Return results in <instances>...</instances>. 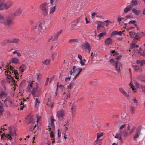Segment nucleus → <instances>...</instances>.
Listing matches in <instances>:
<instances>
[{"label":"nucleus","mask_w":145,"mask_h":145,"mask_svg":"<svg viewBox=\"0 0 145 145\" xmlns=\"http://www.w3.org/2000/svg\"><path fill=\"white\" fill-rule=\"evenodd\" d=\"M6 68H7V70L5 71V74L7 76V82L10 84H14L15 81L14 79V77H14L15 76L16 78H18L17 77L18 74L17 71L15 70L11 65H10L9 67L8 65L7 67H6Z\"/></svg>","instance_id":"f257e3e1"},{"label":"nucleus","mask_w":145,"mask_h":145,"mask_svg":"<svg viewBox=\"0 0 145 145\" xmlns=\"http://www.w3.org/2000/svg\"><path fill=\"white\" fill-rule=\"evenodd\" d=\"M38 83L35 82L34 81H31L29 82L27 88V91L31 92V93L34 96L37 93H38L41 91V88L38 87Z\"/></svg>","instance_id":"f03ea898"},{"label":"nucleus","mask_w":145,"mask_h":145,"mask_svg":"<svg viewBox=\"0 0 145 145\" xmlns=\"http://www.w3.org/2000/svg\"><path fill=\"white\" fill-rule=\"evenodd\" d=\"M12 14H9L5 18L2 15L0 14V23L5 26H10L13 24V22L12 20L9 19V18L12 17Z\"/></svg>","instance_id":"7ed1b4c3"},{"label":"nucleus","mask_w":145,"mask_h":145,"mask_svg":"<svg viewBox=\"0 0 145 145\" xmlns=\"http://www.w3.org/2000/svg\"><path fill=\"white\" fill-rule=\"evenodd\" d=\"M55 121V120L53 117H51L49 121V131L50 132V136L52 140L54 139V131L55 130L54 122Z\"/></svg>","instance_id":"20e7f679"},{"label":"nucleus","mask_w":145,"mask_h":145,"mask_svg":"<svg viewBox=\"0 0 145 145\" xmlns=\"http://www.w3.org/2000/svg\"><path fill=\"white\" fill-rule=\"evenodd\" d=\"M41 117L40 116L33 115L31 117L29 120V122L34 125H32V127L30 129V131H32L34 129L37 125V122L41 119Z\"/></svg>","instance_id":"39448f33"},{"label":"nucleus","mask_w":145,"mask_h":145,"mask_svg":"<svg viewBox=\"0 0 145 145\" xmlns=\"http://www.w3.org/2000/svg\"><path fill=\"white\" fill-rule=\"evenodd\" d=\"M13 4V2L10 1H8L6 2H0V10H7L11 7Z\"/></svg>","instance_id":"423d86ee"},{"label":"nucleus","mask_w":145,"mask_h":145,"mask_svg":"<svg viewBox=\"0 0 145 145\" xmlns=\"http://www.w3.org/2000/svg\"><path fill=\"white\" fill-rule=\"evenodd\" d=\"M49 3L47 2H45L41 4L39 6L40 9L42 11V12L45 16L47 15L48 14V5Z\"/></svg>","instance_id":"0eeeda50"},{"label":"nucleus","mask_w":145,"mask_h":145,"mask_svg":"<svg viewBox=\"0 0 145 145\" xmlns=\"http://www.w3.org/2000/svg\"><path fill=\"white\" fill-rule=\"evenodd\" d=\"M110 63L113 65L115 66V68L117 71L118 72H120V69L122 67V65L119 61H115L113 59H111L110 60Z\"/></svg>","instance_id":"6e6552de"},{"label":"nucleus","mask_w":145,"mask_h":145,"mask_svg":"<svg viewBox=\"0 0 145 145\" xmlns=\"http://www.w3.org/2000/svg\"><path fill=\"white\" fill-rule=\"evenodd\" d=\"M46 29V27L43 24H40L37 25L35 28V31L36 32L40 31L43 33Z\"/></svg>","instance_id":"1a4fd4ad"},{"label":"nucleus","mask_w":145,"mask_h":145,"mask_svg":"<svg viewBox=\"0 0 145 145\" xmlns=\"http://www.w3.org/2000/svg\"><path fill=\"white\" fill-rule=\"evenodd\" d=\"M139 48V46L136 45V44L133 41V43L131 44V48L129 50L130 51H134L135 53H139L140 51V49Z\"/></svg>","instance_id":"9d476101"},{"label":"nucleus","mask_w":145,"mask_h":145,"mask_svg":"<svg viewBox=\"0 0 145 145\" xmlns=\"http://www.w3.org/2000/svg\"><path fill=\"white\" fill-rule=\"evenodd\" d=\"M82 48L84 49L85 51L89 53L91 49V47L90 45L88 42H86L81 46Z\"/></svg>","instance_id":"9b49d317"},{"label":"nucleus","mask_w":145,"mask_h":145,"mask_svg":"<svg viewBox=\"0 0 145 145\" xmlns=\"http://www.w3.org/2000/svg\"><path fill=\"white\" fill-rule=\"evenodd\" d=\"M141 127L140 126L136 129L135 133L133 136V140H134L136 141L137 138H139V136L141 134Z\"/></svg>","instance_id":"f8f14e48"},{"label":"nucleus","mask_w":145,"mask_h":145,"mask_svg":"<svg viewBox=\"0 0 145 145\" xmlns=\"http://www.w3.org/2000/svg\"><path fill=\"white\" fill-rule=\"evenodd\" d=\"M8 129H9L8 133L5 136L7 139L10 140L12 139V136H15L16 134L15 131L11 130L10 128H9Z\"/></svg>","instance_id":"ddd939ff"},{"label":"nucleus","mask_w":145,"mask_h":145,"mask_svg":"<svg viewBox=\"0 0 145 145\" xmlns=\"http://www.w3.org/2000/svg\"><path fill=\"white\" fill-rule=\"evenodd\" d=\"M119 90L120 91L126 98L127 100L129 101L130 100L131 97L129 95V93H127L122 88H119Z\"/></svg>","instance_id":"4468645a"},{"label":"nucleus","mask_w":145,"mask_h":145,"mask_svg":"<svg viewBox=\"0 0 145 145\" xmlns=\"http://www.w3.org/2000/svg\"><path fill=\"white\" fill-rule=\"evenodd\" d=\"M22 12V10L21 8H19L16 10L13 14H10L12 15V17L9 18V19H11L14 18V16H16L20 15Z\"/></svg>","instance_id":"2eb2a0df"},{"label":"nucleus","mask_w":145,"mask_h":145,"mask_svg":"<svg viewBox=\"0 0 145 145\" xmlns=\"http://www.w3.org/2000/svg\"><path fill=\"white\" fill-rule=\"evenodd\" d=\"M58 38V37H57V35L54 33L48 39V42H51L52 41H56L57 40Z\"/></svg>","instance_id":"dca6fc26"},{"label":"nucleus","mask_w":145,"mask_h":145,"mask_svg":"<svg viewBox=\"0 0 145 145\" xmlns=\"http://www.w3.org/2000/svg\"><path fill=\"white\" fill-rule=\"evenodd\" d=\"M142 35H143L144 36H145V33L143 32H141L140 33H136L135 37L134 39V41H135L136 40H138L141 36Z\"/></svg>","instance_id":"f3484780"},{"label":"nucleus","mask_w":145,"mask_h":145,"mask_svg":"<svg viewBox=\"0 0 145 145\" xmlns=\"http://www.w3.org/2000/svg\"><path fill=\"white\" fill-rule=\"evenodd\" d=\"M4 103L5 106L7 107L8 105H10L12 104V101L11 99L9 97H7L6 99L4 101Z\"/></svg>","instance_id":"a211bd4d"},{"label":"nucleus","mask_w":145,"mask_h":145,"mask_svg":"<svg viewBox=\"0 0 145 145\" xmlns=\"http://www.w3.org/2000/svg\"><path fill=\"white\" fill-rule=\"evenodd\" d=\"M132 67L134 70L136 72H141L142 71V68L141 67L137 65H133Z\"/></svg>","instance_id":"6ab92c4d"},{"label":"nucleus","mask_w":145,"mask_h":145,"mask_svg":"<svg viewBox=\"0 0 145 145\" xmlns=\"http://www.w3.org/2000/svg\"><path fill=\"white\" fill-rule=\"evenodd\" d=\"M55 76H52L50 78H47L46 81V83L45 84V86H47L48 84V82L49 80V83L50 84H51L52 82V81L53 80V79L54 78Z\"/></svg>","instance_id":"aec40b11"},{"label":"nucleus","mask_w":145,"mask_h":145,"mask_svg":"<svg viewBox=\"0 0 145 145\" xmlns=\"http://www.w3.org/2000/svg\"><path fill=\"white\" fill-rule=\"evenodd\" d=\"M97 30H99L100 28H103L104 27V23L103 22L97 21Z\"/></svg>","instance_id":"412c9836"},{"label":"nucleus","mask_w":145,"mask_h":145,"mask_svg":"<svg viewBox=\"0 0 145 145\" xmlns=\"http://www.w3.org/2000/svg\"><path fill=\"white\" fill-rule=\"evenodd\" d=\"M122 135V136L127 137L130 135L131 133L130 131H121Z\"/></svg>","instance_id":"4be33fe9"},{"label":"nucleus","mask_w":145,"mask_h":145,"mask_svg":"<svg viewBox=\"0 0 145 145\" xmlns=\"http://www.w3.org/2000/svg\"><path fill=\"white\" fill-rule=\"evenodd\" d=\"M57 114L58 118H62L63 116V110H60L57 112Z\"/></svg>","instance_id":"5701e85b"},{"label":"nucleus","mask_w":145,"mask_h":145,"mask_svg":"<svg viewBox=\"0 0 145 145\" xmlns=\"http://www.w3.org/2000/svg\"><path fill=\"white\" fill-rule=\"evenodd\" d=\"M132 8V6L131 5H129L124 9V11L125 13H127L130 11Z\"/></svg>","instance_id":"b1692460"},{"label":"nucleus","mask_w":145,"mask_h":145,"mask_svg":"<svg viewBox=\"0 0 145 145\" xmlns=\"http://www.w3.org/2000/svg\"><path fill=\"white\" fill-rule=\"evenodd\" d=\"M112 39L110 37L107 39L105 41V43L106 45H109L112 44Z\"/></svg>","instance_id":"393cba45"},{"label":"nucleus","mask_w":145,"mask_h":145,"mask_svg":"<svg viewBox=\"0 0 145 145\" xmlns=\"http://www.w3.org/2000/svg\"><path fill=\"white\" fill-rule=\"evenodd\" d=\"M3 105L0 101V116L2 115V113L4 111L3 108Z\"/></svg>","instance_id":"a878e982"},{"label":"nucleus","mask_w":145,"mask_h":145,"mask_svg":"<svg viewBox=\"0 0 145 145\" xmlns=\"http://www.w3.org/2000/svg\"><path fill=\"white\" fill-rule=\"evenodd\" d=\"M26 69V67L25 65H22L19 68V71L20 72H22Z\"/></svg>","instance_id":"bb28decb"},{"label":"nucleus","mask_w":145,"mask_h":145,"mask_svg":"<svg viewBox=\"0 0 145 145\" xmlns=\"http://www.w3.org/2000/svg\"><path fill=\"white\" fill-rule=\"evenodd\" d=\"M122 136V133L121 131L119 132V133L117 134L115 136V138H118L121 140V136Z\"/></svg>","instance_id":"cd10ccee"},{"label":"nucleus","mask_w":145,"mask_h":145,"mask_svg":"<svg viewBox=\"0 0 145 145\" xmlns=\"http://www.w3.org/2000/svg\"><path fill=\"white\" fill-rule=\"evenodd\" d=\"M140 51L139 53L140 55L145 57V48L144 50H142L140 48H139Z\"/></svg>","instance_id":"c85d7f7f"},{"label":"nucleus","mask_w":145,"mask_h":145,"mask_svg":"<svg viewBox=\"0 0 145 145\" xmlns=\"http://www.w3.org/2000/svg\"><path fill=\"white\" fill-rule=\"evenodd\" d=\"M7 95V93L5 91H3L0 93V97L1 99L2 97H6Z\"/></svg>","instance_id":"c756f323"},{"label":"nucleus","mask_w":145,"mask_h":145,"mask_svg":"<svg viewBox=\"0 0 145 145\" xmlns=\"http://www.w3.org/2000/svg\"><path fill=\"white\" fill-rule=\"evenodd\" d=\"M50 62V59H47L42 61V63L43 64L46 65H49Z\"/></svg>","instance_id":"7c9ffc66"},{"label":"nucleus","mask_w":145,"mask_h":145,"mask_svg":"<svg viewBox=\"0 0 145 145\" xmlns=\"http://www.w3.org/2000/svg\"><path fill=\"white\" fill-rule=\"evenodd\" d=\"M132 11L136 15H138L140 13V11L139 10H137L135 8H133L132 9Z\"/></svg>","instance_id":"2f4dec72"},{"label":"nucleus","mask_w":145,"mask_h":145,"mask_svg":"<svg viewBox=\"0 0 145 145\" xmlns=\"http://www.w3.org/2000/svg\"><path fill=\"white\" fill-rule=\"evenodd\" d=\"M80 67H77L76 66L74 65L72 68V71H73V73H76L78 71V69Z\"/></svg>","instance_id":"473e14b6"},{"label":"nucleus","mask_w":145,"mask_h":145,"mask_svg":"<svg viewBox=\"0 0 145 145\" xmlns=\"http://www.w3.org/2000/svg\"><path fill=\"white\" fill-rule=\"evenodd\" d=\"M130 109L132 114H133L135 110V107L131 106H130Z\"/></svg>","instance_id":"72a5a7b5"},{"label":"nucleus","mask_w":145,"mask_h":145,"mask_svg":"<svg viewBox=\"0 0 145 145\" xmlns=\"http://www.w3.org/2000/svg\"><path fill=\"white\" fill-rule=\"evenodd\" d=\"M137 1L136 0H132L131 2V4L132 6H135L137 4Z\"/></svg>","instance_id":"f704fd0d"},{"label":"nucleus","mask_w":145,"mask_h":145,"mask_svg":"<svg viewBox=\"0 0 145 145\" xmlns=\"http://www.w3.org/2000/svg\"><path fill=\"white\" fill-rule=\"evenodd\" d=\"M137 65L141 66L143 65V62L142 60H138L137 61Z\"/></svg>","instance_id":"c9c22d12"},{"label":"nucleus","mask_w":145,"mask_h":145,"mask_svg":"<svg viewBox=\"0 0 145 145\" xmlns=\"http://www.w3.org/2000/svg\"><path fill=\"white\" fill-rule=\"evenodd\" d=\"M56 9V7L54 6L51 8L49 13L50 14H52L55 11Z\"/></svg>","instance_id":"e433bc0d"},{"label":"nucleus","mask_w":145,"mask_h":145,"mask_svg":"<svg viewBox=\"0 0 145 145\" xmlns=\"http://www.w3.org/2000/svg\"><path fill=\"white\" fill-rule=\"evenodd\" d=\"M71 78V76L66 77L65 80V82L67 83H69L70 81Z\"/></svg>","instance_id":"4c0bfd02"},{"label":"nucleus","mask_w":145,"mask_h":145,"mask_svg":"<svg viewBox=\"0 0 145 145\" xmlns=\"http://www.w3.org/2000/svg\"><path fill=\"white\" fill-rule=\"evenodd\" d=\"M136 33L133 31H131L129 32V35L132 38L134 39Z\"/></svg>","instance_id":"58836bf2"},{"label":"nucleus","mask_w":145,"mask_h":145,"mask_svg":"<svg viewBox=\"0 0 145 145\" xmlns=\"http://www.w3.org/2000/svg\"><path fill=\"white\" fill-rule=\"evenodd\" d=\"M18 62V60L15 58H12V62L13 63L15 64L17 63Z\"/></svg>","instance_id":"ea45409f"},{"label":"nucleus","mask_w":145,"mask_h":145,"mask_svg":"<svg viewBox=\"0 0 145 145\" xmlns=\"http://www.w3.org/2000/svg\"><path fill=\"white\" fill-rule=\"evenodd\" d=\"M139 79L141 81L145 82V77L142 75L140 76L139 77Z\"/></svg>","instance_id":"a19ab883"},{"label":"nucleus","mask_w":145,"mask_h":145,"mask_svg":"<svg viewBox=\"0 0 145 145\" xmlns=\"http://www.w3.org/2000/svg\"><path fill=\"white\" fill-rule=\"evenodd\" d=\"M13 43H18L20 42V40L19 39L17 38H13Z\"/></svg>","instance_id":"79ce46f5"},{"label":"nucleus","mask_w":145,"mask_h":145,"mask_svg":"<svg viewBox=\"0 0 145 145\" xmlns=\"http://www.w3.org/2000/svg\"><path fill=\"white\" fill-rule=\"evenodd\" d=\"M78 41V39H71L69 41V42L70 43H72L74 42H76Z\"/></svg>","instance_id":"37998d69"},{"label":"nucleus","mask_w":145,"mask_h":145,"mask_svg":"<svg viewBox=\"0 0 145 145\" xmlns=\"http://www.w3.org/2000/svg\"><path fill=\"white\" fill-rule=\"evenodd\" d=\"M136 21L135 20L130 21L129 22V24H133L135 26H136L137 25L135 24Z\"/></svg>","instance_id":"c03bdc74"},{"label":"nucleus","mask_w":145,"mask_h":145,"mask_svg":"<svg viewBox=\"0 0 145 145\" xmlns=\"http://www.w3.org/2000/svg\"><path fill=\"white\" fill-rule=\"evenodd\" d=\"M73 86V83H71L68 85L67 86V88L68 89H71Z\"/></svg>","instance_id":"a18cd8bd"},{"label":"nucleus","mask_w":145,"mask_h":145,"mask_svg":"<svg viewBox=\"0 0 145 145\" xmlns=\"http://www.w3.org/2000/svg\"><path fill=\"white\" fill-rule=\"evenodd\" d=\"M106 35V33H101L99 34L97 36L100 39L101 37L105 35Z\"/></svg>","instance_id":"49530a36"},{"label":"nucleus","mask_w":145,"mask_h":145,"mask_svg":"<svg viewBox=\"0 0 145 145\" xmlns=\"http://www.w3.org/2000/svg\"><path fill=\"white\" fill-rule=\"evenodd\" d=\"M35 107H36L37 105V103H39L40 101L37 98H36L35 99Z\"/></svg>","instance_id":"de8ad7c7"},{"label":"nucleus","mask_w":145,"mask_h":145,"mask_svg":"<svg viewBox=\"0 0 145 145\" xmlns=\"http://www.w3.org/2000/svg\"><path fill=\"white\" fill-rule=\"evenodd\" d=\"M129 85L131 86V87L132 88V89L133 91H134L136 90V89L135 88L133 84L131 82H130L129 84Z\"/></svg>","instance_id":"09e8293b"},{"label":"nucleus","mask_w":145,"mask_h":145,"mask_svg":"<svg viewBox=\"0 0 145 145\" xmlns=\"http://www.w3.org/2000/svg\"><path fill=\"white\" fill-rule=\"evenodd\" d=\"M58 56V54L56 53H54L52 55V57L53 59H54L55 58Z\"/></svg>","instance_id":"8fccbe9b"},{"label":"nucleus","mask_w":145,"mask_h":145,"mask_svg":"<svg viewBox=\"0 0 145 145\" xmlns=\"http://www.w3.org/2000/svg\"><path fill=\"white\" fill-rule=\"evenodd\" d=\"M64 97L66 99L70 98V95L69 94L66 93H64Z\"/></svg>","instance_id":"3c124183"},{"label":"nucleus","mask_w":145,"mask_h":145,"mask_svg":"<svg viewBox=\"0 0 145 145\" xmlns=\"http://www.w3.org/2000/svg\"><path fill=\"white\" fill-rule=\"evenodd\" d=\"M13 39H8L6 40L5 41L7 43H13Z\"/></svg>","instance_id":"603ef678"},{"label":"nucleus","mask_w":145,"mask_h":145,"mask_svg":"<svg viewBox=\"0 0 145 145\" xmlns=\"http://www.w3.org/2000/svg\"><path fill=\"white\" fill-rule=\"evenodd\" d=\"M86 60L85 59H83V60H82L81 61H80V64H81V65H85V64L84 63L86 62Z\"/></svg>","instance_id":"864d4df0"},{"label":"nucleus","mask_w":145,"mask_h":145,"mask_svg":"<svg viewBox=\"0 0 145 145\" xmlns=\"http://www.w3.org/2000/svg\"><path fill=\"white\" fill-rule=\"evenodd\" d=\"M69 137V134L68 133H65L64 134V138L66 139Z\"/></svg>","instance_id":"5fc2aeb1"},{"label":"nucleus","mask_w":145,"mask_h":145,"mask_svg":"<svg viewBox=\"0 0 145 145\" xmlns=\"http://www.w3.org/2000/svg\"><path fill=\"white\" fill-rule=\"evenodd\" d=\"M97 81L96 80H95L93 81H92L90 83L91 84L93 85H95L96 84H97Z\"/></svg>","instance_id":"6e6d98bb"},{"label":"nucleus","mask_w":145,"mask_h":145,"mask_svg":"<svg viewBox=\"0 0 145 145\" xmlns=\"http://www.w3.org/2000/svg\"><path fill=\"white\" fill-rule=\"evenodd\" d=\"M118 31H113L111 34V35L112 36L115 35H118Z\"/></svg>","instance_id":"4d7b16f0"},{"label":"nucleus","mask_w":145,"mask_h":145,"mask_svg":"<svg viewBox=\"0 0 145 145\" xmlns=\"http://www.w3.org/2000/svg\"><path fill=\"white\" fill-rule=\"evenodd\" d=\"M132 100L135 103H138V101L136 99L135 97H134L132 99Z\"/></svg>","instance_id":"13d9d810"},{"label":"nucleus","mask_w":145,"mask_h":145,"mask_svg":"<svg viewBox=\"0 0 145 145\" xmlns=\"http://www.w3.org/2000/svg\"><path fill=\"white\" fill-rule=\"evenodd\" d=\"M135 85L137 88H140L142 87L141 85L138 83H136Z\"/></svg>","instance_id":"bf43d9fd"},{"label":"nucleus","mask_w":145,"mask_h":145,"mask_svg":"<svg viewBox=\"0 0 145 145\" xmlns=\"http://www.w3.org/2000/svg\"><path fill=\"white\" fill-rule=\"evenodd\" d=\"M103 135L102 133H100V134L98 133L97 134V138H99L100 137L102 136Z\"/></svg>","instance_id":"052dcab7"},{"label":"nucleus","mask_w":145,"mask_h":145,"mask_svg":"<svg viewBox=\"0 0 145 145\" xmlns=\"http://www.w3.org/2000/svg\"><path fill=\"white\" fill-rule=\"evenodd\" d=\"M135 128V126H133L131 128V131H130L131 133H132L133 132Z\"/></svg>","instance_id":"680f3d73"},{"label":"nucleus","mask_w":145,"mask_h":145,"mask_svg":"<svg viewBox=\"0 0 145 145\" xmlns=\"http://www.w3.org/2000/svg\"><path fill=\"white\" fill-rule=\"evenodd\" d=\"M80 20L79 18H78L74 20V22L75 24H78L80 21Z\"/></svg>","instance_id":"e2e57ef3"},{"label":"nucleus","mask_w":145,"mask_h":145,"mask_svg":"<svg viewBox=\"0 0 145 145\" xmlns=\"http://www.w3.org/2000/svg\"><path fill=\"white\" fill-rule=\"evenodd\" d=\"M125 127H126V125L125 124H124V125H122L120 127V130H121L123 128H125Z\"/></svg>","instance_id":"0e129e2a"},{"label":"nucleus","mask_w":145,"mask_h":145,"mask_svg":"<svg viewBox=\"0 0 145 145\" xmlns=\"http://www.w3.org/2000/svg\"><path fill=\"white\" fill-rule=\"evenodd\" d=\"M47 105L49 106L51 108H52L54 106L53 104H49V102H48L47 103Z\"/></svg>","instance_id":"69168bd1"},{"label":"nucleus","mask_w":145,"mask_h":145,"mask_svg":"<svg viewBox=\"0 0 145 145\" xmlns=\"http://www.w3.org/2000/svg\"><path fill=\"white\" fill-rule=\"evenodd\" d=\"M63 31L62 30H61L59 31L57 33H55L57 35V37H58V36L60 35L61 33Z\"/></svg>","instance_id":"338daca9"},{"label":"nucleus","mask_w":145,"mask_h":145,"mask_svg":"<svg viewBox=\"0 0 145 145\" xmlns=\"http://www.w3.org/2000/svg\"><path fill=\"white\" fill-rule=\"evenodd\" d=\"M63 31L62 30H61L59 31L57 33H55L57 35V37H58V36L60 35L61 33Z\"/></svg>","instance_id":"774afa93"}]
</instances>
